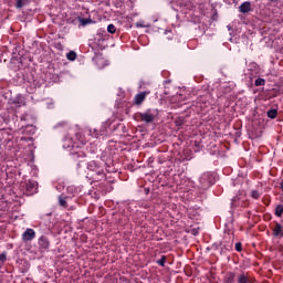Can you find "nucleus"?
Segmentation results:
<instances>
[{"instance_id":"obj_29","label":"nucleus","mask_w":283,"mask_h":283,"mask_svg":"<svg viewBox=\"0 0 283 283\" xmlns=\"http://www.w3.org/2000/svg\"><path fill=\"white\" fill-rule=\"evenodd\" d=\"M67 125V122H61L54 126V129H57V127H65Z\"/></svg>"},{"instance_id":"obj_27","label":"nucleus","mask_w":283,"mask_h":283,"mask_svg":"<svg viewBox=\"0 0 283 283\" xmlns=\"http://www.w3.org/2000/svg\"><path fill=\"white\" fill-rule=\"evenodd\" d=\"M251 196L254 200H258V198H260V192L258 190H252Z\"/></svg>"},{"instance_id":"obj_15","label":"nucleus","mask_w":283,"mask_h":283,"mask_svg":"<svg viewBox=\"0 0 283 283\" xmlns=\"http://www.w3.org/2000/svg\"><path fill=\"white\" fill-rule=\"evenodd\" d=\"M67 198L69 197H63V196L57 197L60 207H63L64 209H67Z\"/></svg>"},{"instance_id":"obj_3","label":"nucleus","mask_w":283,"mask_h":283,"mask_svg":"<svg viewBox=\"0 0 283 283\" xmlns=\"http://www.w3.org/2000/svg\"><path fill=\"white\" fill-rule=\"evenodd\" d=\"M248 205L249 202H247V197L242 192H239L231 199V209H238V207H247Z\"/></svg>"},{"instance_id":"obj_8","label":"nucleus","mask_w":283,"mask_h":283,"mask_svg":"<svg viewBox=\"0 0 283 283\" xmlns=\"http://www.w3.org/2000/svg\"><path fill=\"white\" fill-rule=\"evenodd\" d=\"M38 244L40 249H43L44 251L50 249V239L48 237L42 235L38 240Z\"/></svg>"},{"instance_id":"obj_23","label":"nucleus","mask_w":283,"mask_h":283,"mask_svg":"<svg viewBox=\"0 0 283 283\" xmlns=\"http://www.w3.org/2000/svg\"><path fill=\"white\" fill-rule=\"evenodd\" d=\"M29 0H17L15 8L20 10V8H23L25 3H28Z\"/></svg>"},{"instance_id":"obj_17","label":"nucleus","mask_w":283,"mask_h":283,"mask_svg":"<svg viewBox=\"0 0 283 283\" xmlns=\"http://www.w3.org/2000/svg\"><path fill=\"white\" fill-rule=\"evenodd\" d=\"M98 167L99 166H98V164H96V161H91L87 164L88 171H93V174L96 172Z\"/></svg>"},{"instance_id":"obj_18","label":"nucleus","mask_w":283,"mask_h":283,"mask_svg":"<svg viewBox=\"0 0 283 283\" xmlns=\"http://www.w3.org/2000/svg\"><path fill=\"white\" fill-rule=\"evenodd\" d=\"M268 117L273 119V118H277V108H271L268 111Z\"/></svg>"},{"instance_id":"obj_9","label":"nucleus","mask_w":283,"mask_h":283,"mask_svg":"<svg viewBox=\"0 0 283 283\" xmlns=\"http://www.w3.org/2000/svg\"><path fill=\"white\" fill-rule=\"evenodd\" d=\"M237 282H238V283H253V280L251 279V276L249 275V273H247V272H241V273L238 275Z\"/></svg>"},{"instance_id":"obj_36","label":"nucleus","mask_w":283,"mask_h":283,"mask_svg":"<svg viewBox=\"0 0 283 283\" xmlns=\"http://www.w3.org/2000/svg\"><path fill=\"white\" fill-rule=\"evenodd\" d=\"M104 135H105V129H103L101 133V136H104Z\"/></svg>"},{"instance_id":"obj_20","label":"nucleus","mask_w":283,"mask_h":283,"mask_svg":"<svg viewBox=\"0 0 283 283\" xmlns=\"http://www.w3.org/2000/svg\"><path fill=\"white\" fill-rule=\"evenodd\" d=\"M275 216L277 217V218H282V213H283V205H279V206H276V208H275Z\"/></svg>"},{"instance_id":"obj_6","label":"nucleus","mask_w":283,"mask_h":283,"mask_svg":"<svg viewBox=\"0 0 283 283\" xmlns=\"http://www.w3.org/2000/svg\"><path fill=\"white\" fill-rule=\"evenodd\" d=\"M36 238V232L32 228H28L23 233H22V240L23 242H32Z\"/></svg>"},{"instance_id":"obj_21","label":"nucleus","mask_w":283,"mask_h":283,"mask_svg":"<svg viewBox=\"0 0 283 283\" xmlns=\"http://www.w3.org/2000/svg\"><path fill=\"white\" fill-rule=\"evenodd\" d=\"M66 59L69 61H76V52L75 51H70L67 54H66Z\"/></svg>"},{"instance_id":"obj_26","label":"nucleus","mask_w":283,"mask_h":283,"mask_svg":"<svg viewBox=\"0 0 283 283\" xmlns=\"http://www.w3.org/2000/svg\"><path fill=\"white\" fill-rule=\"evenodd\" d=\"M165 262H167V256L163 255L161 259L157 261V264H159V266H165Z\"/></svg>"},{"instance_id":"obj_25","label":"nucleus","mask_w":283,"mask_h":283,"mask_svg":"<svg viewBox=\"0 0 283 283\" xmlns=\"http://www.w3.org/2000/svg\"><path fill=\"white\" fill-rule=\"evenodd\" d=\"M107 32H109V34H115L116 33V27L114 24H108Z\"/></svg>"},{"instance_id":"obj_2","label":"nucleus","mask_w":283,"mask_h":283,"mask_svg":"<svg viewBox=\"0 0 283 283\" xmlns=\"http://www.w3.org/2000/svg\"><path fill=\"white\" fill-rule=\"evenodd\" d=\"M200 188L201 189H209V187H213L216 185V178L211 172H206L199 178Z\"/></svg>"},{"instance_id":"obj_14","label":"nucleus","mask_w":283,"mask_h":283,"mask_svg":"<svg viewBox=\"0 0 283 283\" xmlns=\"http://www.w3.org/2000/svg\"><path fill=\"white\" fill-rule=\"evenodd\" d=\"M223 280H224V283H234L235 282V273L228 272Z\"/></svg>"},{"instance_id":"obj_1","label":"nucleus","mask_w":283,"mask_h":283,"mask_svg":"<svg viewBox=\"0 0 283 283\" xmlns=\"http://www.w3.org/2000/svg\"><path fill=\"white\" fill-rule=\"evenodd\" d=\"M138 118L143 120V123H154L156 120V116H158V109H147L145 113H138Z\"/></svg>"},{"instance_id":"obj_4","label":"nucleus","mask_w":283,"mask_h":283,"mask_svg":"<svg viewBox=\"0 0 283 283\" xmlns=\"http://www.w3.org/2000/svg\"><path fill=\"white\" fill-rule=\"evenodd\" d=\"M233 240H234L233 233L226 232L223 235V241L221 242V247L227 251H231V249H233Z\"/></svg>"},{"instance_id":"obj_11","label":"nucleus","mask_w":283,"mask_h":283,"mask_svg":"<svg viewBox=\"0 0 283 283\" xmlns=\"http://www.w3.org/2000/svg\"><path fill=\"white\" fill-rule=\"evenodd\" d=\"M94 180H101V178H105V170H103V167L98 166L97 170L93 172Z\"/></svg>"},{"instance_id":"obj_7","label":"nucleus","mask_w":283,"mask_h":283,"mask_svg":"<svg viewBox=\"0 0 283 283\" xmlns=\"http://www.w3.org/2000/svg\"><path fill=\"white\" fill-rule=\"evenodd\" d=\"M239 12L241 14H249V12H253V7L251 6V1H245L239 6Z\"/></svg>"},{"instance_id":"obj_38","label":"nucleus","mask_w":283,"mask_h":283,"mask_svg":"<svg viewBox=\"0 0 283 283\" xmlns=\"http://www.w3.org/2000/svg\"><path fill=\"white\" fill-rule=\"evenodd\" d=\"M69 139H65V143H67Z\"/></svg>"},{"instance_id":"obj_30","label":"nucleus","mask_w":283,"mask_h":283,"mask_svg":"<svg viewBox=\"0 0 283 283\" xmlns=\"http://www.w3.org/2000/svg\"><path fill=\"white\" fill-rule=\"evenodd\" d=\"M191 235H198L199 231L198 229L193 228L190 230Z\"/></svg>"},{"instance_id":"obj_37","label":"nucleus","mask_w":283,"mask_h":283,"mask_svg":"<svg viewBox=\"0 0 283 283\" xmlns=\"http://www.w3.org/2000/svg\"><path fill=\"white\" fill-rule=\"evenodd\" d=\"M145 191H146V193H149V188H146Z\"/></svg>"},{"instance_id":"obj_12","label":"nucleus","mask_w":283,"mask_h":283,"mask_svg":"<svg viewBox=\"0 0 283 283\" xmlns=\"http://www.w3.org/2000/svg\"><path fill=\"white\" fill-rule=\"evenodd\" d=\"M177 3L181 8H186V10H191V8H193V2H191L190 0H178Z\"/></svg>"},{"instance_id":"obj_16","label":"nucleus","mask_w":283,"mask_h":283,"mask_svg":"<svg viewBox=\"0 0 283 283\" xmlns=\"http://www.w3.org/2000/svg\"><path fill=\"white\" fill-rule=\"evenodd\" d=\"M71 158L73 160H78V158H85V153L84 151L71 153Z\"/></svg>"},{"instance_id":"obj_28","label":"nucleus","mask_w":283,"mask_h":283,"mask_svg":"<svg viewBox=\"0 0 283 283\" xmlns=\"http://www.w3.org/2000/svg\"><path fill=\"white\" fill-rule=\"evenodd\" d=\"M234 248H235V251H238L240 253L242 251V243L237 242Z\"/></svg>"},{"instance_id":"obj_32","label":"nucleus","mask_w":283,"mask_h":283,"mask_svg":"<svg viewBox=\"0 0 283 283\" xmlns=\"http://www.w3.org/2000/svg\"><path fill=\"white\" fill-rule=\"evenodd\" d=\"M64 147H67V148H70V147H74V144L71 142V144H64Z\"/></svg>"},{"instance_id":"obj_24","label":"nucleus","mask_w":283,"mask_h":283,"mask_svg":"<svg viewBox=\"0 0 283 283\" xmlns=\"http://www.w3.org/2000/svg\"><path fill=\"white\" fill-rule=\"evenodd\" d=\"M175 124H176L177 127H182V125H185V118L184 117H178L175 120Z\"/></svg>"},{"instance_id":"obj_19","label":"nucleus","mask_w":283,"mask_h":283,"mask_svg":"<svg viewBox=\"0 0 283 283\" xmlns=\"http://www.w3.org/2000/svg\"><path fill=\"white\" fill-rule=\"evenodd\" d=\"M254 85L255 87H262L266 85V80L259 77L255 80Z\"/></svg>"},{"instance_id":"obj_22","label":"nucleus","mask_w":283,"mask_h":283,"mask_svg":"<svg viewBox=\"0 0 283 283\" xmlns=\"http://www.w3.org/2000/svg\"><path fill=\"white\" fill-rule=\"evenodd\" d=\"M78 21L81 23V25H90V23H92V19L87 18H78Z\"/></svg>"},{"instance_id":"obj_13","label":"nucleus","mask_w":283,"mask_h":283,"mask_svg":"<svg viewBox=\"0 0 283 283\" xmlns=\"http://www.w3.org/2000/svg\"><path fill=\"white\" fill-rule=\"evenodd\" d=\"M146 96H147L146 92H142V93L135 95V98H134L135 105H142V103L145 101Z\"/></svg>"},{"instance_id":"obj_10","label":"nucleus","mask_w":283,"mask_h":283,"mask_svg":"<svg viewBox=\"0 0 283 283\" xmlns=\"http://www.w3.org/2000/svg\"><path fill=\"white\" fill-rule=\"evenodd\" d=\"M272 231V235H274V238H283L282 224L276 223Z\"/></svg>"},{"instance_id":"obj_34","label":"nucleus","mask_w":283,"mask_h":283,"mask_svg":"<svg viewBox=\"0 0 283 283\" xmlns=\"http://www.w3.org/2000/svg\"><path fill=\"white\" fill-rule=\"evenodd\" d=\"M280 187H281V190H282V192H283V179H282L281 182H280Z\"/></svg>"},{"instance_id":"obj_31","label":"nucleus","mask_w":283,"mask_h":283,"mask_svg":"<svg viewBox=\"0 0 283 283\" xmlns=\"http://www.w3.org/2000/svg\"><path fill=\"white\" fill-rule=\"evenodd\" d=\"M6 258H7L6 252L1 253L0 254V262H6Z\"/></svg>"},{"instance_id":"obj_5","label":"nucleus","mask_w":283,"mask_h":283,"mask_svg":"<svg viewBox=\"0 0 283 283\" xmlns=\"http://www.w3.org/2000/svg\"><path fill=\"white\" fill-rule=\"evenodd\" d=\"M39 190V182L34 180H29L24 186V193L25 196H34Z\"/></svg>"},{"instance_id":"obj_35","label":"nucleus","mask_w":283,"mask_h":283,"mask_svg":"<svg viewBox=\"0 0 283 283\" xmlns=\"http://www.w3.org/2000/svg\"><path fill=\"white\" fill-rule=\"evenodd\" d=\"M48 216H52V212L46 213V214H43V216H42V219L45 218V217H48Z\"/></svg>"},{"instance_id":"obj_33","label":"nucleus","mask_w":283,"mask_h":283,"mask_svg":"<svg viewBox=\"0 0 283 283\" xmlns=\"http://www.w3.org/2000/svg\"><path fill=\"white\" fill-rule=\"evenodd\" d=\"M108 125H112V123L106 122V123L104 124V128H105V127H108Z\"/></svg>"}]
</instances>
